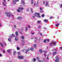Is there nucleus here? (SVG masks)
I'll use <instances>...</instances> for the list:
<instances>
[{"label": "nucleus", "instance_id": "bb28decb", "mask_svg": "<svg viewBox=\"0 0 62 62\" xmlns=\"http://www.w3.org/2000/svg\"><path fill=\"white\" fill-rule=\"evenodd\" d=\"M43 52H44L45 53H47V51L44 50L43 51Z\"/></svg>", "mask_w": 62, "mask_h": 62}, {"label": "nucleus", "instance_id": "37998d69", "mask_svg": "<svg viewBox=\"0 0 62 62\" xmlns=\"http://www.w3.org/2000/svg\"><path fill=\"white\" fill-rule=\"evenodd\" d=\"M46 40V41H49L50 40H49V39H47Z\"/></svg>", "mask_w": 62, "mask_h": 62}, {"label": "nucleus", "instance_id": "a18cd8bd", "mask_svg": "<svg viewBox=\"0 0 62 62\" xmlns=\"http://www.w3.org/2000/svg\"><path fill=\"white\" fill-rule=\"evenodd\" d=\"M40 12L41 13H43V11H42V10L40 11Z\"/></svg>", "mask_w": 62, "mask_h": 62}, {"label": "nucleus", "instance_id": "603ef678", "mask_svg": "<svg viewBox=\"0 0 62 62\" xmlns=\"http://www.w3.org/2000/svg\"><path fill=\"white\" fill-rule=\"evenodd\" d=\"M22 45H24V43H22L21 44Z\"/></svg>", "mask_w": 62, "mask_h": 62}, {"label": "nucleus", "instance_id": "4c0bfd02", "mask_svg": "<svg viewBox=\"0 0 62 62\" xmlns=\"http://www.w3.org/2000/svg\"><path fill=\"white\" fill-rule=\"evenodd\" d=\"M22 41L23 42H24V39H22Z\"/></svg>", "mask_w": 62, "mask_h": 62}, {"label": "nucleus", "instance_id": "864d4df0", "mask_svg": "<svg viewBox=\"0 0 62 62\" xmlns=\"http://www.w3.org/2000/svg\"><path fill=\"white\" fill-rule=\"evenodd\" d=\"M16 2H18V1H19V0H16Z\"/></svg>", "mask_w": 62, "mask_h": 62}, {"label": "nucleus", "instance_id": "9d476101", "mask_svg": "<svg viewBox=\"0 0 62 62\" xmlns=\"http://www.w3.org/2000/svg\"><path fill=\"white\" fill-rule=\"evenodd\" d=\"M21 39H24V37L23 36H22L21 37Z\"/></svg>", "mask_w": 62, "mask_h": 62}, {"label": "nucleus", "instance_id": "ea45409f", "mask_svg": "<svg viewBox=\"0 0 62 62\" xmlns=\"http://www.w3.org/2000/svg\"><path fill=\"white\" fill-rule=\"evenodd\" d=\"M36 59H37V60H39V57H37L36 58Z\"/></svg>", "mask_w": 62, "mask_h": 62}, {"label": "nucleus", "instance_id": "f257e3e1", "mask_svg": "<svg viewBox=\"0 0 62 62\" xmlns=\"http://www.w3.org/2000/svg\"><path fill=\"white\" fill-rule=\"evenodd\" d=\"M5 14H7V16L8 17H9L10 16H13V15L12 14H10V13H8L6 12H5Z\"/></svg>", "mask_w": 62, "mask_h": 62}, {"label": "nucleus", "instance_id": "a211bd4d", "mask_svg": "<svg viewBox=\"0 0 62 62\" xmlns=\"http://www.w3.org/2000/svg\"><path fill=\"white\" fill-rule=\"evenodd\" d=\"M41 22V21H39V20H38L37 21V22L38 23H40Z\"/></svg>", "mask_w": 62, "mask_h": 62}, {"label": "nucleus", "instance_id": "0eeeda50", "mask_svg": "<svg viewBox=\"0 0 62 62\" xmlns=\"http://www.w3.org/2000/svg\"><path fill=\"white\" fill-rule=\"evenodd\" d=\"M39 53L40 54H41L42 52V50L41 49H40L39 50Z\"/></svg>", "mask_w": 62, "mask_h": 62}, {"label": "nucleus", "instance_id": "393cba45", "mask_svg": "<svg viewBox=\"0 0 62 62\" xmlns=\"http://www.w3.org/2000/svg\"><path fill=\"white\" fill-rule=\"evenodd\" d=\"M31 12L32 13H33V9L32 8L31 9Z\"/></svg>", "mask_w": 62, "mask_h": 62}, {"label": "nucleus", "instance_id": "49530a36", "mask_svg": "<svg viewBox=\"0 0 62 62\" xmlns=\"http://www.w3.org/2000/svg\"><path fill=\"white\" fill-rule=\"evenodd\" d=\"M46 40H44V42H46Z\"/></svg>", "mask_w": 62, "mask_h": 62}, {"label": "nucleus", "instance_id": "8fccbe9b", "mask_svg": "<svg viewBox=\"0 0 62 62\" xmlns=\"http://www.w3.org/2000/svg\"><path fill=\"white\" fill-rule=\"evenodd\" d=\"M60 7L61 8H62V4H61L60 6Z\"/></svg>", "mask_w": 62, "mask_h": 62}, {"label": "nucleus", "instance_id": "e2e57ef3", "mask_svg": "<svg viewBox=\"0 0 62 62\" xmlns=\"http://www.w3.org/2000/svg\"><path fill=\"white\" fill-rule=\"evenodd\" d=\"M28 27L29 28H30V26L29 25L28 26Z\"/></svg>", "mask_w": 62, "mask_h": 62}, {"label": "nucleus", "instance_id": "c756f323", "mask_svg": "<svg viewBox=\"0 0 62 62\" xmlns=\"http://www.w3.org/2000/svg\"><path fill=\"white\" fill-rule=\"evenodd\" d=\"M3 6H6V4H5L4 2H3Z\"/></svg>", "mask_w": 62, "mask_h": 62}, {"label": "nucleus", "instance_id": "6e6d98bb", "mask_svg": "<svg viewBox=\"0 0 62 62\" xmlns=\"http://www.w3.org/2000/svg\"><path fill=\"white\" fill-rule=\"evenodd\" d=\"M40 39L39 38L38 39L39 41H40Z\"/></svg>", "mask_w": 62, "mask_h": 62}, {"label": "nucleus", "instance_id": "13d9d810", "mask_svg": "<svg viewBox=\"0 0 62 62\" xmlns=\"http://www.w3.org/2000/svg\"><path fill=\"white\" fill-rule=\"evenodd\" d=\"M40 35L41 36L42 35V34L41 33H40Z\"/></svg>", "mask_w": 62, "mask_h": 62}, {"label": "nucleus", "instance_id": "58836bf2", "mask_svg": "<svg viewBox=\"0 0 62 62\" xmlns=\"http://www.w3.org/2000/svg\"><path fill=\"white\" fill-rule=\"evenodd\" d=\"M17 54H18V55H19V54H20V52H18L17 53Z\"/></svg>", "mask_w": 62, "mask_h": 62}, {"label": "nucleus", "instance_id": "0e129e2a", "mask_svg": "<svg viewBox=\"0 0 62 62\" xmlns=\"http://www.w3.org/2000/svg\"><path fill=\"white\" fill-rule=\"evenodd\" d=\"M50 19H53V17H50Z\"/></svg>", "mask_w": 62, "mask_h": 62}, {"label": "nucleus", "instance_id": "3c124183", "mask_svg": "<svg viewBox=\"0 0 62 62\" xmlns=\"http://www.w3.org/2000/svg\"><path fill=\"white\" fill-rule=\"evenodd\" d=\"M38 27L39 28H40V27H41V26H40V25H39L38 26Z\"/></svg>", "mask_w": 62, "mask_h": 62}, {"label": "nucleus", "instance_id": "aec40b11", "mask_svg": "<svg viewBox=\"0 0 62 62\" xmlns=\"http://www.w3.org/2000/svg\"><path fill=\"white\" fill-rule=\"evenodd\" d=\"M17 50H20V47L18 46L17 47Z\"/></svg>", "mask_w": 62, "mask_h": 62}, {"label": "nucleus", "instance_id": "7ed1b4c3", "mask_svg": "<svg viewBox=\"0 0 62 62\" xmlns=\"http://www.w3.org/2000/svg\"><path fill=\"white\" fill-rule=\"evenodd\" d=\"M55 58L56 60H55V61L56 62H58L59 61V56H57L55 57Z\"/></svg>", "mask_w": 62, "mask_h": 62}, {"label": "nucleus", "instance_id": "cd10ccee", "mask_svg": "<svg viewBox=\"0 0 62 62\" xmlns=\"http://www.w3.org/2000/svg\"><path fill=\"white\" fill-rule=\"evenodd\" d=\"M25 28L26 29V31L28 30L27 27H26Z\"/></svg>", "mask_w": 62, "mask_h": 62}, {"label": "nucleus", "instance_id": "72a5a7b5", "mask_svg": "<svg viewBox=\"0 0 62 62\" xmlns=\"http://www.w3.org/2000/svg\"><path fill=\"white\" fill-rule=\"evenodd\" d=\"M8 40L9 41H11V39L10 38H9L8 39Z\"/></svg>", "mask_w": 62, "mask_h": 62}, {"label": "nucleus", "instance_id": "2eb2a0df", "mask_svg": "<svg viewBox=\"0 0 62 62\" xmlns=\"http://www.w3.org/2000/svg\"><path fill=\"white\" fill-rule=\"evenodd\" d=\"M56 52H54L53 53V54L54 55H55V54H56Z\"/></svg>", "mask_w": 62, "mask_h": 62}, {"label": "nucleus", "instance_id": "69168bd1", "mask_svg": "<svg viewBox=\"0 0 62 62\" xmlns=\"http://www.w3.org/2000/svg\"><path fill=\"white\" fill-rule=\"evenodd\" d=\"M2 55L1 54H0V56H2Z\"/></svg>", "mask_w": 62, "mask_h": 62}, {"label": "nucleus", "instance_id": "6e6552de", "mask_svg": "<svg viewBox=\"0 0 62 62\" xmlns=\"http://www.w3.org/2000/svg\"><path fill=\"white\" fill-rule=\"evenodd\" d=\"M15 40L16 41H17L18 40V38H17V37H15Z\"/></svg>", "mask_w": 62, "mask_h": 62}, {"label": "nucleus", "instance_id": "79ce46f5", "mask_svg": "<svg viewBox=\"0 0 62 62\" xmlns=\"http://www.w3.org/2000/svg\"><path fill=\"white\" fill-rule=\"evenodd\" d=\"M46 59L47 60H49V57H47Z\"/></svg>", "mask_w": 62, "mask_h": 62}, {"label": "nucleus", "instance_id": "20e7f679", "mask_svg": "<svg viewBox=\"0 0 62 62\" xmlns=\"http://www.w3.org/2000/svg\"><path fill=\"white\" fill-rule=\"evenodd\" d=\"M35 15L36 16L38 17V18H40V17L39 16V14L38 13H35Z\"/></svg>", "mask_w": 62, "mask_h": 62}, {"label": "nucleus", "instance_id": "2f4dec72", "mask_svg": "<svg viewBox=\"0 0 62 62\" xmlns=\"http://www.w3.org/2000/svg\"><path fill=\"white\" fill-rule=\"evenodd\" d=\"M29 8H28L26 10V11H27V12H28V11H29Z\"/></svg>", "mask_w": 62, "mask_h": 62}, {"label": "nucleus", "instance_id": "6ab92c4d", "mask_svg": "<svg viewBox=\"0 0 62 62\" xmlns=\"http://www.w3.org/2000/svg\"><path fill=\"white\" fill-rule=\"evenodd\" d=\"M15 34L16 36H18V32H16L15 33Z\"/></svg>", "mask_w": 62, "mask_h": 62}, {"label": "nucleus", "instance_id": "dca6fc26", "mask_svg": "<svg viewBox=\"0 0 62 62\" xmlns=\"http://www.w3.org/2000/svg\"><path fill=\"white\" fill-rule=\"evenodd\" d=\"M16 0H14V1H13V3L14 4H16Z\"/></svg>", "mask_w": 62, "mask_h": 62}, {"label": "nucleus", "instance_id": "5701e85b", "mask_svg": "<svg viewBox=\"0 0 62 62\" xmlns=\"http://www.w3.org/2000/svg\"><path fill=\"white\" fill-rule=\"evenodd\" d=\"M59 23H57V24H56V26L57 27H58V26H59Z\"/></svg>", "mask_w": 62, "mask_h": 62}, {"label": "nucleus", "instance_id": "423d86ee", "mask_svg": "<svg viewBox=\"0 0 62 62\" xmlns=\"http://www.w3.org/2000/svg\"><path fill=\"white\" fill-rule=\"evenodd\" d=\"M46 7H49V4L48 2H46Z\"/></svg>", "mask_w": 62, "mask_h": 62}, {"label": "nucleus", "instance_id": "774afa93", "mask_svg": "<svg viewBox=\"0 0 62 62\" xmlns=\"http://www.w3.org/2000/svg\"><path fill=\"white\" fill-rule=\"evenodd\" d=\"M44 29H46V28L44 27Z\"/></svg>", "mask_w": 62, "mask_h": 62}, {"label": "nucleus", "instance_id": "de8ad7c7", "mask_svg": "<svg viewBox=\"0 0 62 62\" xmlns=\"http://www.w3.org/2000/svg\"><path fill=\"white\" fill-rule=\"evenodd\" d=\"M40 9L41 10H42V9L41 8H40Z\"/></svg>", "mask_w": 62, "mask_h": 62}, {"label": "nucleus", "instance_id": "c9c22d12", "mask_svg": "<svg viewBox=\"0 0 62 62\" xmlns=\"http://www.w3.org/2000/svg\"><path fill=\"white\" fill-rule=\"evenodd\" d=\"M25 51H27V52H28V51H29L30 50L29 49H27V50H25Z\"/></svg>", "mask_w": 62, "mask_h": 62}, {"label": "nucleus", "instance_id": "09e8293b", "mask_svg": "<svg viewBox=\"0 0 62 62\" xmlns=\"http://www.w3.org/2000/svg\"><path fill=\"white\" fill-rule=\"evenodd\" d=\"M3 53H5V50H3Z\"/></svg>", "mask_w": 62, "mask_h": 62}, {"label": "nucleus", "instance_id": "473e14b6", "mask_svg": "<svg viewBox=\"0 0 62 62\" xmlns=\"http://www.w3.org/2000/svg\"><path fill=\"white\" fill-rule=\"evenodd\" d=\"M33 61H34V62H35V61H36V59L34 58L33 59Z\"/></svg>", "mask_w": 62, "mask_h": 62}, {"label": "nucleus", "instance_id": "4d7b16f0", "mask_svg": "<svg viewBox=\"0 0 62 62\" xmlns=\"http://www.w3.org/2000/svg\"><path fill=\"white\" fill-rule=\"evenodd\" d=\"M33 18H35V16H33Z\"/></svg>", "mask_w": 62, "mask_h": 62}, {"label": "nucleus", "instance_id": "c03bdc74", "mask_svg": "<svg viewBox=\"0 0 62 62\" xmlns=\"http://www.w3.org/2000/svg\"><path fill=\"white\" fill-rule=\"evenodd\" d=\"M16 27H17V26L16 25H14V27L15 28Z\"/></svg>", "mask_w": 62, "mask_h": 62}, {"label": "nucleus", "instance_id": "bf43d9fd", "mask_svg": "<svg viewBox=\"0 0 62 62\" xmlns=\"http://www.w3.org/2000/svg\"><path fill=\"white\" fill-rule=\"evenodd\" d=\"M4 45H5V46L6 45V43H4Z\"/></svg>", "mask_w": 62, "mask_h": 62}, {"label": "nucleus", "instance_id": "a19ab883", "mask_svg": "<svg viewBox=\"0 0 62 62\" xmlns=\"http://www.w3.org/2000/svg\"><path fill=\"white\" fill-rule=\"evenodd\" d=\"M60 50H62V47H60Z\"/></svg>", "mask_w": 62, "mask_h": 62}, {"label": "nucleus", "instance_id": "a878e982", "mask_svg": "<svg viewBox=\"0 0 62 62\" xmlns=\"http://www.w3.org/2000/svg\"><path fill=\"white\" fill-rule=\"evenodd\" d=\"M33 46L34 48L37 47V45H33Z\"/></svg>", "mask_w": 62, "mask_h": 62}, {"label": "nucleus", "instance_id": "39448f33", "mask_svg": "<svg viewBox=\"0 0 62 62\" xmlns=\"http://www.w3.org/2000/svg\"><path fill=\"white\" fill-rule=\"evenodd\" d=\"M18 58H19V59H23V57L22 56H18Z\"/></svg>", "mask_w": 62, "mask_h": 62}, {"label": "nucleus", "instance_id": "f704fd0d", "mask_svg": "<svg viewBox=\"0 0 62 62\" xmlns=\"http://www.w3.org/2000/svg\"><path fill=\"white\" fill-rule=\"evenodd\" d=\"M44 14H43L42 15V17H44Z\"/></svg>", "mask_w": 62, "mask_h": 62}, {"label": "nucleus", "instance_id": "052dcab7", "mask_svg": "<svg viewBox=\"0 0 62 62\" xmlns=\"http://www.w3.org/2000/svg\"><path fill=\"white\" fill-rule=\"evenodd\" d=\"M35 39H38V37H35Z\"/></svg>", "mask_w": 62, "mask_h": 62}, {"label": "nucleus", "instance_id": "ddd939ff", "mask_svg": "<svg viewBox=\"0 0 62 62\" xmlns=\"http://www.w3.org/2000/svg\"><path fill=\"white\" fill-rule=\"evenodd\" d=\"M0 45H1V46L2 47H4V45H3V44H2V43H0Z\"/></svg>", "mask_w": 62, "mask_h": 62}, {"label": "nucleus", "instance_id": "f3484780", "mask_svg": "<svg viewBox=\"0 0 62 62\" xmlns=\"http://www.w3.org/2000/svg\"><path fill=\"white\" fill-rule=\"evenodd\" d=\"M44 22H45L46 23H47L48 22V20L46 19H45L44 20Z\"/></svg>", "mask_w": 62, "mask_h": 62}, {"label": "nucleus", "instance_id": "f03ea898", "mask_svg": "<svg viewBox=\"0 0 62 62\" xmlns=\"http://www.w3.org/2000/svg\"><path fill=\"white\" fill-rule=\"evenodd\" d=\"M53 42L54 43V44L52 43H51L50 44V46H51V47H52V46H55V45H56V42L53 41Z\"/></svg>", "mask_w": 62, "mask_h": 62}, {"label": "nucleus", "instance_id": "5fc2aeb1", "mask_svg": "<svg viewBox=\"0 0 62 62\" xmlns=\"http://www.w3.org/2000/svg\"><path fill=\"white\" fill-rule=\"evenodd\" d=\"M4 2H5V3H6V0H3Z\"/></svg>", "mask_w": 62, "mask_h": 62}, {"label": "nucleus", "instance_id": "7c9ffc66", "mask_svg": "<svg viewBox=\"0 0 62 62\" xmlns=\"http://www.w3.org/2000/svg\"><path fill=\"white\" fill-rule=\"evenodd\" d=\"M12 36H13V37H15V35H14V34H12Z\"/></svg>", "mask_w": 62, "mask_h": 62}, {"label": "nucleus", "instance_id": "1a4fd4ad", "mask_svg": "<svg viewBox=\"0 0 62 62\" xmlns=\"http://www.w3.org/2000/svg\"><path fill=\"white\" fill-rule=\"evenodd\" d=\"M19 9H20L21 10H23V7H21V8H19Z\"/></svg>", "mask_w": 62, "mask_h": 62}, {"label": "nucleus", "instance_id": "680f3d73", "mask_svg": "<svg viewBox=\"0 0 62 62\" xmlns=\"http://www.w3.org/2000/svg\"><path fill=\"white\" fill-rule=\"evenodd\" d=\"M31 34H32V35H34V33L33 32H32Z\"/></svg>", "mask_w": 62, "mask_h": 62}, {"label": "nucleus", "instance_id": "f8f14e48", "mask_svg": "<svg viewBox=\"0 0 62 62\" xmlns=\"http://www.w3.org/2000/svg\"><path fill=\"white\" fill-rule=\"evenodd\" d=\"M11 51V50L9 49V50H7V52H8V53H9Z\"/></svg>", "mask_w": 62, "mask_h": 62}, {"label": "nucleus", "instance_id": "4468645a", "mask_svg": "<svg viewBox=\"0 0 62 62\" xmlns=\"http://www.w3.org/2000/svg\"><path fill=\"white\" fill-rule=\"evenodd\" d=\"M22 19V17H20L17 18V19H18V20H20V19Z\"/></svg>", "mask_w": 62, "mask_h": 62}, {"label": "nucleus", "instance_id": "e433bc0d", "mask_svg": "<svg viewBox=\"0 0 62 62\" xmlns=\"http://www.w3.org/2000/svg\"><path fill=\"white\" fill-rule=\"evenodd\" d=\"M39 62H43V61H40V60H39Z\"/></svg>", "mask_w": 62, "mask_h": 62}, {"label": "nucleus", "instance_id": "c85d7f7f", "mask_svg": "<svg viewBox=\"0 0 62 62\" xmlns=\"http://www.w3.org/2000/svg\"><path fill=\"white\" fill-rule=\"evenodd\" d=\"M31 3L32 4H33V0H31Z\"/></svg>", "mask_w": 62, "mask_h": 62}, {"label": "nucleus", "instance_id": "412c9836", "mask_svg": "<svg viewBox=\"0 0 62 62\" xmlns=\"http://www.w3.org/2000/svg\"><path fill=\"white\" fill-rule=\"evenodd\" d=\"M16 53V52L15 51L13 52V54L14 55H15V54Z\"/></svg>", "mask_w": 62, "mask_h": 62}, {"label": "nucleus", "instance_id": "4be33fe9", "mask_svg": "<svg viewBox=\"0 0 62 62\" xmlns=\"http://www.w3.org/2000/svg\"><path fill=\"white\" fill-rule=\"evenodd\" d=\"M17 11L18 12H21V11L20 10V9H17Z\"/></svg>", "mask_w": 62, "mask_h": 62}, {"label": "nucleus", "instance_id": "b1692460", "mask_svg": "<svg viewBox=\"0 0 62 62\" xmlns=\"http://www.w3.org/2000/svg\"><path fill=\"white\" fill-rule=\"evenodd\" d=\"M30 50L31 51H33L34 50V48L31 47L30 48Z\"/></svg>", "mask_w": 62, "mask_h": 62}, {"label": "nucleus", "instance_id": "9b49d317", "mask_svg": "<svg viewBox=\"0 0 62 62\" xmlns=\"http://www.w3.org/2000/svg\"><path fill=\"white\" fill-rule=\"evenodd\" d=\"M22 3L23 5H24V1H23V0H22Z\"/></svg>", "mask_w": 62, "mask_h": 62}, {"label": "nucleus", "instance_id": "338daca9", "mask_svg": "<svg viewBox=\"0 0 62 62\" xmlns=\"http://www.w3.org/2000/svg\"><path fill=\"white\" fill-rule=\"evenodd\" d=\"M8 62H12L11 61H8Z\"/></svg>", "mask_w": 62, "mask_h": 62}]
</instances>
